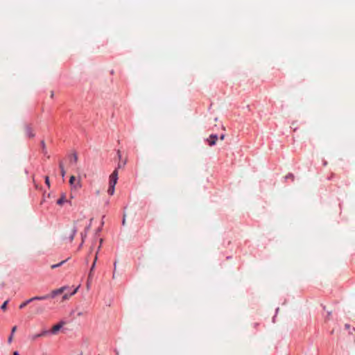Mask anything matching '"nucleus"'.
<instances>
[{"instance_id":"1","label":"nucleus","mask_w":355,"mask_h":355,"mask_svg":"<svg viewBox=\"0 0 355 355\" xmlns=\"http://www.w3.org/2000/svg\"><path fill=\"white\" fill-rule=\"evenodd\" d=\"M49 299V295H43V296H35L33 297L30 298L29 300L22 302L19 305V309H24L28 303L33 302L35 300H44Z\"/></svg>"},{"instance_id":"2","label":"nucleus","mask_w":355,"mask_h":355,"mask_svg":"<svg viewBox=\"0 0 355 355\" xmlns=\"http://www.w3.org/2000/svg\"><path fill=\"white\" fill-rule=\"evenodd\" d=\"M118 180V170L116 168L110 175L109 185L114 186L116 184Z\"/></svg>"},{"instance_id":"3","label":"nucleus","mask_w":355,"mask_h":355,"mask_svg":"<svg viewBox=\"0 0 355 355\" xmlns=\"http://www.w3.org/2000/svg\"><path fill=\"white\" fill-rule=\"evenodd\" d=\"M66 289H67V287L66 286H63V287H61V288H60L58 289H55V290L52 291L51 292V293L48 295H49V298H50V297H51V298L55 297L56 295L62 293Z\"/></svg>"},{"instance_id":"4","label":"nucleus","mask_w":355,"mask_h":355,"mask_svg":"<svg viewBox=\"0 0 355 355\" xmlns=\"http://www.w3.org/2000/svg\"><path fill=\"white\" fill-rule=\"evenodd\" d=\"M64 323L63 322H61L54 326H53L51 330V332L52 334H56L58 331L62 327L63 324Z\"/></svg>"},{"instance_id":"5","label":"nucleus","mask_w":355,"mask_h":355,"mask_svg":"<svg viewBox=\"0 0 355 355\" xmlns=\"http://www.w3.org/2000/svg\"><path fill=\"white\" fill-rule=\"evenodd\" d=\"M218 139V137L216 135H211L207 139V141L209 146H214L216 144V141Z\"/></svg>"},{"instance_id":"6","label":"nucleus","mask_w":355,"mask_h":355,"mask_svg":"<svg viewBox=\"0 0 355 355\" xmlns=\"http://www.w3.org/2000/svg\"><path fill=\"white\" fill-rule=\"evenodd\" d=\"M94 268H95V261H94V263H93V264H92V267L90 268V271H89V275H88V279H87V287L89 286L90 282L92 281Z\"/></svg>"},{"instance_id":"7","label":"nucleus","mask_w":355,"mask_h":355,"mask_svg":"<svg viewBox=\"0 0 355 355\" xmlns=\"http://www.w3.org/2000/svg\"><path fill=\"white\" fill-rule=\"evenodd\" d=\"M76 180V178L73 175H71L69 180V184L73 186L74 188H80V181H78L76 184H74V182Z\"/></svg>"},{"instance_id":"8","label":"nucleus","mask_w":355,"mask_h":355,"mask_svg":"<svg viewBox=\"0 0 355 355\" xmlns=\"http://www.w3.org/2000/svg\"><path fill=\"white\" fill-rule=\"evenodd\" d=\"M69 161L71 164H76L78 161V156L76 153H73L69 155Z\"/></svg>"},{"instance_id":"9","label":"nucleus","mask_w":355,"mask_h":355,"mask_svg":"<svg viewBox=\"0 0 355 355\" xmlns=\"http://www.w3.org/2000/svg\"><path fill=\"white\" fill-rule=\"evenodd\" d=\"M78 290V287H77L76 288H75V289L73 290V291L72 293H71L69 295V294H67V293L64 294V295H63V297H62V300H69V297H70L71 296L73 295L74 294H76V293H77Z\"/></svg>"},{"instance_id":"10","label":"nucleus","mask_w":355,"mask_h":355,"mask_svg":"<svg viewBox=\"0 0 355 355\" xmlns=\"http://www.w3.org/2000/svg\"><path fill=\"white\" fill-rule=\"evenodd\" d=\"M26 134L29 137H33L35 136V134L33 132V130L32 129L31 127L30 126H27L26 128Z\"/></svg>"},{"instance_id":"11","label":"nucleus","mask_w":355,"mask_h":355,"mask_svg":"<svg viewBox=\"0 0 355 355\" xmlns=\"http://www.w3.org/2000/svg\"><path fill=\"white\" fill-rule=\"evenodd\" d=\"M67 202L66 199V196L62 194V196L57 200V204L59 205H62L64 202Z\"/></svg>"},{"instance_id":"12","label":"nucleus","mask_w":355,"mask_h":355,"mask_svg":"<svg viewBox=\"0 0 355 355\" xmlns=\"http://www.w3.org/2000/svg\"><path fill=\"white\" fill-rule=\"evenodd\" d=\"M17 330V327L16 326H14L12 328V330H11V334L10 336H9L8 339V343H11L12 341V338H13V334H15V332Z\"/></svg>"},{"instance_id":"13","label":"nucleus","mask_w":355,"mask_h":355,"mask_svg":"<svg viewBox=\"0 0 355 355\" xmlns=\"http://www.w3.org/2000/svg\"><path fill=\"white\" fill-rule=\"evenodd\" d=\"M44 311H45L44 307H43V306H39L36 309L35 313V314H37V315H38V314H42V313H43L44 312Z\"/></svg>"},{"instance_id":"14","label":"nucleus","mask_w":355,"mask_h":355,"mask_svg":"<svg viewBox=\"0 0 355 355\" xmlns=\"http://www.w3.org/2000/svg\"><path fill=\"white\" fill-rule=\"evenodd\" d=\"M114 186H112V185H109V188L107 189V193L110 195V196H112L114 193Z\"/></svg>"},{"instance_id":"15","label":"nucleus","mask_w":355,"mask_h":355,"mask_svg":"<svg viewBox=\"0 0 355 355\" xmlns=\"http://www.w3.org/2000/svg\"><path fill=\"white\" fill-rule=\"evenodd\" d=\"M65 261H66V260H64V261H62L61 262H60V263H57V264H53V265H52V266H51V268L52 269H55V268H58V267H59V266H62V265Z\"/></svg>"},{"instance_id":"16","label":"nucleus","mask_w":355,"mask_h":355,"mask_svg":"<svg viewBox=\"0 0 355 355\" xmlns=\"http://www.w3.org/2000/svg\"><path fill=\"white\" fill-rule=\"evenodd\" d=\"M59 166L60 168L61 175L62 177H64L65 175V171L64 169L63 164L62 162H60Z\"/></svg>"},{"instance_id":"17","label":"nucleus","mask_w":355,"mask_h":355,"mask_svg":"<svg viewBox=\"0 0 355 355\" xmlns=\"http://www.w3.org/2000/svg\"><path fill=\"white\" fill-rule=\"evenodd\" d=\"M8 300H6V301H5V302H3V304L1 305V309H2V310H3V311H6V307H7V304H8Z\"/></svg>"},{"instance_id":"18","label":"nucleus","mask_w":355,"mask_h":355,"mask_svg":"<svg viewBox=\"0 0 355 355\" xmlns=\"http://www.w3.org/2000/svg\"><path fill=\"white\" fill-rule=\"evenodd\" d=\"M126 164V160H125L123 162H119L118 164V168L123 167Z\"/></svg>"},{"instance_id":"19","label":"nucleus","mask_w":355,"mask_h":355,"mask_svg":"<svg viewBox=\"0 0 355 355\" xmlns=\"http://www.w3.org/2000/svg\"><path fill=\"white\" fill-rule=\"evenodd\" d=\"M40 337H41V335H40V334H35V335L32 336V340H35L37 338H38Z\"/></svg>"},{"instance_id":"20","label":"nucleus","mask_w":355,"mask_h":355,"mask_svg":"<svg viewBox=\"0 0 355 355\" xmlns=\"http://www.w3.org/2000/svg\"><path fill=\"white\" fill-rule=\"evenodd\" d=\"M76 233V230H72V234L71 235V241H72L73 239V237H74Z\"/></svg>"},{"instance_id":"21","label":"nucleus","mask_w":355,"mask_h":355,"mask_svg":"<svg viewBox=\"0 0 355 355\" xmlns=\"http://www.w3.org/2000/svg\"><path fill=\"white\" fill-rule=\"evenodd\" d=\"M49 333L48 331H43L42 333L40 334V335H41V337L42 336H45L46 334H47Z\"/></svg>"},{"instance_id":"22","label":"nucleus","mask_w":355,"mask_h":355,"mask_svg":"<svg viewBox=\"0 0 355 355\" xmlns=\"http://www.w3.org/2000/svg\"><path fill=\"white\" fill-rule=\"evenodd\" d=\"M45 182H46V184L49 187L50 184H49V177H46V178H45Z\"/></svg>"},{"instance_id":"23","label":"nucleus","mask_w":355,"mask_h":355,"mask_svg":"<svg viewBox=\"0 0 355 355\" xmlns=\"http://www.w3.org/2000/svg\"><path fill=\"white\" fill-rule=\"evenodd\" d=\"M41 144H42V149L44 150L45 147H46L44 141H42Z\"/></svg>"},{"instance_id":"24","label":"nucleus","mask_w":355,"mask_h":355,"mask_svg":"<svg viewBox=\"0 0 355 355\" xmlns=\"http://www.w3.org/2000/svg\"><path fill=\"white\" fill-rule=\"evenodd\" d=\"M117 155H118V157H119V159H121V151H120L119 150L117 151Z\"/></svg>"},{"instance_id":"25","label":"nucleus","mask_w":355,"mask_h":355,"mask_svg":"<svg viewBox=\"0 0 355 355\" xmlns=\"http://www.w3.org/2000/svg\"><path fill=\"white\" fill-rule=\"evenodd\" d=\"M225 138V135H222L220 137V140H223Z\"/></svg>"},{"instance_id":"26","label":"nucleus","mask_w":355,"mask_h":355,"mask_svg":"<svg viewBox=\"0 0 355 355\" xmlns=\"http://www.w3.org/2000/svg\"><path fill=\"white\" fill-rule=\"evenodd\" d=\"M12 355H19L18 352H14Z\"/></svg>"},{"instance_id":"27","label":"nucleus","mask_w":355,"mask_h":355,"mask_svg":"<svg viewBox=\"0 0 355 355\" xmlns=\"http://www.w3.org/2000/svg\"><path fill=\"white\" fill-rule=\"evenodd\" d=\"M345 328H346L347 329H349V324H345Z\"/></svg>"},{"instance_id":"28","label":"nucleus","mask_w":355,"mask_h":355,"mask_svg":"<svg viewBox=\"0 0 355 355\" xmlns=\"http://www.w3.org/2000/svg\"><path fill=\"white\" fill-rule=\"evenodd\" d=\"M123 225H125V218H123V222H122Z\"/></svg>"},{"instance_id":"29","label":"nucleus","mask_w":355,"mask_h":355,"mask_svg":"<svg viewBox=\"0 0 355 355\" xmlns=\"http://www.w3.org/2000/svg\"><path fill=\"white\" fill-rule=\"evenodd\" d=\"M96 260H97V254H96L95 258H94V261H95V263H96Z\"/></svg>"},{"instance_id":"30","label":"nucleus","mask_w":355,"mask_h":355,"mask_svg":"<svg viewBox=\"0 0 355 355\" xmlns=\"http://www.w3.org/2000/svg\"><path fill=\"white\" fill-rule=\"evenodd\" d=\"M51 98H53V92H51Z\"/></svg>"},{"instance_id":"31","label":"nucleus","mask_w":355,"mask_h":355,"mask_svg":"<svg viewBox=\"0 0 355 355\" xmlns=\"http://www.w3.org/2000/svg\"><path fill=\"white\" fill-rule=\"evenodd\" d=\"M78 316L82 315V313H80H80H78Z\"/></svg>"},{"instance_id":"32","label":"nucleus","mask_w":355,"mask_h":355,"mask_svg":"<svg viewBox=\"0 0 355 355\" xmlns=\"http://www.w3.org/2000/svg\"><path fill=\"white\" fill-rule=\"evenodd\" d=\"M257 325H258V324H257V323H255V324H254V327H256Z\"/></svg>"}]
</instances>
